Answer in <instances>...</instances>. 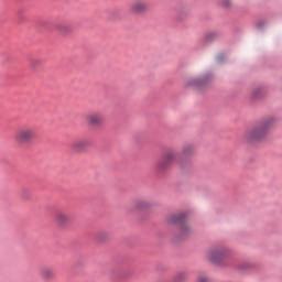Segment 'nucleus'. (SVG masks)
Masks as SVG:
<instances>
[{
  "instance_id": "f257e3e1",
  "label": "nucleus",
  "mask_w": 282,
  "mask_h": 282,
  "mask_svg": "<svg viewBox=\"0 0 282 282\" xmlns=\"http://www.w3.org/2000/svg\"><path fill=\"white\" fill-rule=\"evenodd\" d=\"M272 127H274V118L262 120L245 133V142L248 144H259V142H263V140L270 135Z\"/></svg>"
},
{
  "instance_id": "f03ea898",
  "label": "nucleus",
  "mask_w": 282,
  "mask_h": 282,
  "mask_svg": "<svg viewBox=\"0 0 282 282\" xmlns=\"http://www.w3.org/2000/svg\"><path fill=\"white\" fill-rule=\"evenodd\" d=\"M13 140L18 147H24L36 140V129L31 126H22L17 129Z\"/></svg>"
},
{
  "instance_id": "7ed1b4c3",
  "label": "nucleus",
  "mask_w": 282,
  "mask_h": 282,
  "mask_svg": "<svg viewBox=\"0 0 282 282\" xmlns=\"http://www.w3.org/2000/svg\"><path fill=\"white\" fill-rule=\"evenodd\" d=\"M167 224H177L181 226L182 235H188V232H191V226L186 223V215L184 214H174L169 216Z\"/></svg>"
},
{
  "instance_id": "20e7f679",
  "label": "nucleus",
  "mask_w": 282,
  "mask_h": 282,
  "mask_svg": "<svg viewBox=\"0 0 282 282\" xmlns=\"http://www.w3.org/2000/svg\"><path fill=\"white\" fill-rule=\"evenodd\" d=\"M173 162H177V153L174 151L166 152L162 160L156 163L159 171H166Z\"/></svg>"
},
{
  "instance_id": "39448f33",
  "label": "nucleus",
  "mask_w": 282,
  "mask_h": 282,
  "mask_svg": "<svg viewBox=\"0 0 282 282\" xmlns=\"http://www.w3.org/2000/svg\"><path fill=\"white\" fill-rule=\"evenodd\" d=\"M88 127H102L105 124V117L100 112H90L85 116Z\"/></svg>"
},
{
  "instance_id": "423d86ee",
  "label": "nucleus",
  "mask_w": 282,
  "mask_h": 282,
  "mask_svg": "<svg viewBox=\"0 0 282 282\" xmlns=\"http://www.w3.org/2000/svg\"><path fill=\"white\" fill-rule=\"evenodd\" d=\"M149 10V2L147 0H134L130 6L132 14H144Z\"/></svg>"
},
{
  "instance_id": "0eeeda50",
  "label": "nucleus",
  "mask_w": 282,
  "mask_h": 282,
  "mask_svg": "<svg viewBox=\"0 0 282 282\" xmlns=\"http://www.w3.org/2000/svg\"><path fill=\"white\" fill-rule=\"evenodd\" d=\"M207 257H208L209 261L217 263L220 259H224V257H228V249H226V248L212 249L208 252Z\"/></svg>"
},
{
  "instance_id": "6e6552de",
  "label": "nucleus",
  "mask_w": 282,
  "mask_h": 282,
  "mask_svg": "<svg viewBox=\"0 0 282 282\" xmlns=\"http://www.w3.org/2000/svg\"><path fill=\"white\" fill-rule=\"evenodd\" d=\"M88 147L89 141L85 139H79L70 144V150L73 151V153H85Z\"/></svg>"
},
{
  "instance_id": "1a4fd4ad",
  "label": "nucleus",
  "mask_w": 282,
  "mask_h": 282,
  "mask_svg": "<svg viewBox=\"0 0 282 282\" xmlns=\"http://www.w3.org/2000/svg\"><path fill=\"white\" fill-rule=\"evenodd\" d=\"M55 224L59 226V228H65L69 221H72V216L67 212H57L54 216Z\"/></svg>"
},
{
  "instance_id": "9d476101",
  "label": "nucleus",
  "mask_w": 282,
  "mask_h": 282,
  "mask_svg": "<svg viewBox=\"0 0 282 282\" xmlns=\"http://www.w3.org/2000/svg\"><path fill=\"white\" fill-rule=\"evenodd\" d=\"M40 275L44 281H52V279L56 276V273L54 272V269L45 267L40 270Z\"/></svg>"
},
{
  "instance_id": "9b49d317",
  "label": "nucleus",
  "mask_w": 282,
  "mask_h": 282,
  "mask_svg": "<svg viewBox=\"0 0 282 282\" xmlns=\"http://www.w3.org/2000/svg\"><path fill=\"white\" fill-rule=\"evenodd\" d=\"M151 206V203H149V200H144V199H138L133 203V210H147V208H149Z\"/></svg>"
},
{
  "instance_id": "f8f14e48",
  "label": "nucleus",
  "mask_w": 282,
  "mask_h": 282,
  "mask_svg": "<svg viewBox=\"0 0 282 282\" xmlns=\"http://www.w3.org/2000/svg\"><path fill=\"white\" fill-rule=\"evenodd\" d=\"M195 153V148L191 144L184 145L181 155L182 158H191Z\"/></svg>"
},
{
  "instance_id": "ddd939ff",
  "label": "nucleus",
  "mask_w": 282,
  "mask_h": 282,
  "mask_svg": "<svg viewBox=\"0 0 282 282\" xmlns=\"http://www.w3.org/2000/svg\"><path fill=\"white\" fill-rule=\"evenodd\" d=\"M206 83V79H197V78H193L189 80V86L191 87H202V85Z\"/></svg>"
},
{
  "instance_id": "4468645a",
  "label": "nucleus",
  "mask_w": 282,
  "mask_h": 282,
  "mask_svg": "<svg viewBox=\"0 0 282 282\" xmlns=\"http://www.w3.org/2000/svg\"><path fill=\"white\" fill-rule=\"evenodd\" d=\"M30 65L33 69H36V67H41V65H43V59L36 57L32 58Z\"/></svg>"
},
{
  "instance_id": "2eb2a0df",
  "label": "nucleus",
  "mask_w": 282,
  "mask_h": 282,
  "mask_svg": "<svg viewBox=\"0 0 282 282\" xmlns=\"http://www.w3.org/2000/svg\"><path fill=\"white\" fill-rule=\"evenodd\" d=\"M172 282H186V273L185 272L177 273Z\"/></svg>"
},
{
  "instance_id": "dca6fc26",
  "label": "nucleus",
  "mask_w": 282,
  "mask_h": 282,
  "mask_svg": "<svg viewBox=\"0 0 282 282\" xmlns=\"http://www.w3.org/2000/svg\"><path fill=\"white\" fill-rule=\"evenodd\" d=\"M196 282H210V279L207 275L200 274L198 275Z\"/></svg>"
},
{
  "instance_id": "f3484780",
  "label": "nucleus",
  "mask_w": 282,
  "mask_h": 282,
  "mask_svg": "<svg viewBox=\"0 0 282 282\" xmlns=\"http://www.w3.org/2000/svg\"><path fill=\"white\" fill-rule=\"evenodd\" d=\"M59 32H69L72 29L67 24H61L58 26Z\"/></svg>"
},
{
  "instance_id": "a211bd4d",
  "label": "nucleus",
  "mask_w": 282,
  "mask_h": 282,
  "mask_svg": "<svg viewBox=\"0 0 282 282\" xmlns=\"http://www.w3.org/2000/svg\"><path fill=\"white\" fill-rule=\"evenodd\" d=\"M220 6L223 8H230V6H232V2L230 0H221Z\"/></svg>"
},
{
  "instance_id": "6ab92c4d",
  "label": "nucleus",
  "mask_w": 282,
  "mask_h": 282,
  "mask_svg": "<svg viewBox=\"0 0 282 282\" xmlns=\"http://www.w3.org/2000/svg\"><path fill=\"white\" fill-rule=\"evenodd\" d=\"M105 235H106V234H104V232L99 234L98 239L102 240V237H104Z\"/></svg>"
}]
</instances>
